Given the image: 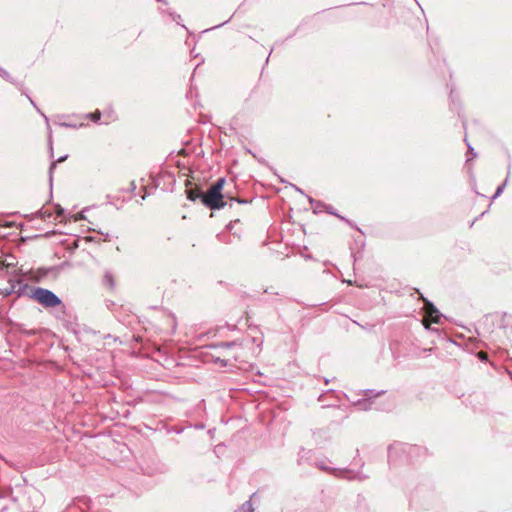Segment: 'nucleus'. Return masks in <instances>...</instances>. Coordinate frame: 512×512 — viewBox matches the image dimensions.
Segmentation results:
<instances>
[{
  "label": "nucleus",
  "mask_w": 512,
  "mask_h": 512,
  "mask_svg": "<svg viewBox=\"0 0 512 512\" xmlns=\"http://www.w3.org/2000/svg\"><path fill=\"white\" fill-rule=\"evenodd\" d=\"M225 178H219L213 183L210 188L204 192L202 197V204L211 210H220L225 207L226 202L223 201V186L225 184Z\"/></svg>",
  "instance_id": "f257e3e1"
},
{
  "label": "nucleus",
  "mask_w": 512,
  "mask_h": 512,
  "mask_svg": "<svg viewBox=\"0 0 512 512\" xmlns=\"http://www.w3.org/2000/svg\"><path fill=\"white\" fill-rule=\"evenodd\" d=\"M30 297L45 308H53L60 305L62 308H65V306L62 304V300L54 292L46 288H33Z\"/></svg>",
  "instance_id": "f03ea898"
},
{
  "label": "nucleus",
  "mask_w": 512,
  "mask_h": 512,
  "mask_svg": "<svg viewBox=\"0 0 512 512\" xmlns=\"http://www.w3.org/2000/svg\"><path fill=\"white\" fill-rule=\"evenodd\" d=\"M384 391H380V392H377L375 393L374 390H371V389H367L364 391V399H360L358 400L357 402L354 403V405L356 407H358L360 410H363V411H367L369 409H371V403H370V399L373 398V397H377L381 394H383Z\"/></svg>",
  "instance_id": "7ed1b4c3"
},
{
  "label": "nucleus",
  "mask_w": 512,
  "mask_h": 512,
  "mask_svg": "<svg viewBox=\"0 0 512 512\" xmlns=\"http://www.w3.org/2000/svg\"><path fill=\"white\" fill-rule=\"evenodd\" d=\"M422 299H423V301L425 303V306L427 308V317H429L432 322L439 323L442 315L440 314L438 309L433 305L432 302L428 301L424 297H422Z\"/></svg>",
  "instance_id": "20e7f679"
},
{
  "label": "nucleus",
  "mask_w": 512,
  "mask_h": 512,
  "mask_svg": "<svg viewBox=\"0 0 512 512\" xmlns=\"http://www.w3.org/2000/svg\"><path fill=\"white\" fill-rule=\"evenodd\" d=\"M27 288L28 285L20 280L10 281V289L6 294L16 293L18 296H22Z\"/></svg>",
  "instance_id": "39448f33"
},
{
  "label": "nucleus",
  "mask_w": 512,
  "mask_h": 512,
  "mask_svg": "<svg viewBox=\"0 0 512 512\" xmlns=\"http://www.w3.org/2000/svg\"><path fill=\"white\" fill-rule=\"evenodd\" d=\"M204 195V191L198 187H189L186 189V196L190 201H197L200 200L202 202V197Z\"/></svg>",
  "instance_id": "423d86ee"
},
{
  "label": "nucleus",
  "mask_w": 512,
  "mask_h": 512,
  "mask_svg": "<svg viewBox=\"0 0 512 512\" xmlns=\"http://www.w3.org/2000/svg\"><path fill=\"white\" fill-rule=\"evenodd\" d=\"M326 460H320V461H316L314 462V465L319 468L321 471H325V472H331V473H335L337 474L339 472V469H336V468H330L327 464H326Z\"/></svg>",
  "instance_id": "0eeeda50"
},
{
  "label": "nucleus",
  "mask_w": 512,
  "mask_h": 512,
  "mask_svg": "<svg viewBox=\"0 0 512 512\" xmlns=\"http://www.w3.org/2000/svg\"><path fill=\"white\" fill-rule=\"evenodd\" d=\"M235 512H254V508L252 507L251 500L246 501L242 504V506L237 509Z\"/></svg>",
  "instance_id": "6e6552de"
},
{
  "label": "nucleus",
  "mask_w": 512,
  "mask_h": 512,
  "mask_svg": "<svg viewBox=\"0 0 512 512\" xmlns=\"http://www.w3.org/2000/svg\"><path fill=\"white\" fill-rule=\"evenodd\" d=\"M507 182H508V178H506L505 181L500 186H498V188L496 189V192L492 196V199H496L497 197H499L502 194Z\"/></svg>",
  "instance_id": "1a4fd4ad"
},
{
  "label": "nucleus",
  "mask_w": 512,
  "mask_h": 512,
  "mask_svg": "<svg viewBox=\"0 0 512 512\" xmlns=\"http://www.w3.org/2000/svg\"><path fill=\"white\" fill-rule=\"evenodd\" d=\"M0 76L5 79L6 81H9L13 83V79L8 71H6L4 68H0Z\"/></svg>",
  "instance_id": "9d476101"
},
{
  "label": "nucleus",
  "mask_w": 512,
  "mask_h": 512,
  "mask_svg": "<svg viewBox=\"0 0 512 512\" xmlns=\"http://www.w3.org/2000/svg\"><path fill=\"white\" fill-rule=\"evenodd\" d=\"M67 157H68L67 155L62 156V157H60L56 162H52V163H51L50 168H49L50 181H52V176H51V174H52L53 169L56 167V164H57V163H60V162H63Z\"/></svg>",
  "instance_id": "9b49d317"
},
{
  "label": "nucleus",
  "mask_w": 512,
  "mask_h": 512,
  "mask_svg": "<svg viewBox=\"0 0 512 512\" xmlns=\"http://www.w3.org/2000/svg\"><path fill=\"white\" fill-rule=\"evenodd\" d=\"M242 343H239L237 341H231V342H222L220 344V347H223V348H232V347H236V346H241Z\"/></svg>",
  "instance_id": "f8f14e48"
},
{
  "label": "nucleus",
  "mask_w": 512,
  "mask_h": 512,
  "mask_svg": "<svg viewBox=\"0 0 512 512\" xmlns=\"http://www.w3.org/2000/svg\"><path fill=\"white\" fill-rule=\"evenodd\" d=\"M86 117L91 119L94 122H97L101 117V113L97 110L94 113L87 114Z\"/></svg>",
  "instance_id": "ddd939ff"
},
{
  "label": "nucleus",
  "mask_w": 512,
  "mask_h": 512,
  "mask_svg": "<svg viewBox=\"0 0 512 512\" xmlns=\"http://www.w3.org/2000/svg\"><path fill=\"white\" fill-rule=\"evenodd\" d=\"M308 200L309 202L313 205V207H315V210L320 208V207H324L325 205L323 203H321L320 201H316L314 200L313 198L311 197H308Z\"/></svg>",
  "instance_id": "4468645a"
},
{
  "label": "nucleus",
  "mask_w": 512,
  "mask_h": 512,
  "mask_svg": "<svg viewBox=\"0 0 512 512\" xmlns=\"http://www.w3.org/2000/svg\"><path fill=\"white\" fill-rule=\"evenodd\" d=\"M39 213H40L41 217H42V218H44V219H49V218H51V217H52V215H53L50 211H48V210H43V209H41V210L39 211Z\"/></svg>",
  "instance_id": "2eb2a0df"
},
{
  "label": "nucleus",
  "mask_w": 512,
  "mask_h": 512,
  "mask_svg": "<svg viewBox=\"0 0 512 512\" xmlns=\"http://www.w3.org/2000/svg\"><path fill=\"white\" fill-rule=\"evenodd\" d=\"M104 279L107 283H109L110 286H113L114 283H113V277L110 273H106L105 276H104Z\"/></svg>",
  "instance_id": "dca6fc26"
},
{
  "label": "nucleus",
  "mask_w": 512,
  "mask_h": 512,
  "mask_svg": "<svg viewBox=\"0 0 512 512\" xmlns=\"http://www.w3.org/2000/svg\"><path fill=\"white\" fill-rule=\"evenodd\" d=\"M169 15L171 16L172 20L177 22L179 24V20L181 19V16L175 12H169Z\"/></svg>",
  "instance_id": "f3484780"
},
{
  "label": "nucleus",
  "mask_w": 512,
  "mask_h": 512,
  "mask_svg": "<svg viewBox=\"0 0 512 512\" xmlns=\"http://www.w3.org/2000/svg\"><path fill=\"white\" fill-rule=\"evenodd\" d=\"M56 217L55 219L61 217L64 214V209L60 205H56Z\"/></svg>",
  "instance_id": "a211bd4d"
},
{
  "label": "nucleus",
  "mask_w": 512,
  "mask_h": 512,
  "mask_svg": "<svg viewBox=\"0 0 512 512\" xmlns=\"http://www.w3.org/2000/svg\"><path fill=\"white\" fill-rule=\"evenodd\" d=\"M311 451H306L305 449H301V452H300V456H299V460H298V463L299 464H302L303 460H304V454H308L310 453Z\"/></svg>",
  "instance_id": "6ab92c4d"
},
{
  "label": "nucleus",
  "mask_w": 512,
  "mask_h": 512,
  "mask_svg": "<svg viewBox=\"0 0 512 512\" xmlns=\"http://www.w3.org/2000/svg\"><path fill=\"white\" fill-rule=\"evenodd\" d=\"M327 211L330 213V214H333V215H336L337 217L341 218L342 220H344L345 222L349 223V220L345 219L344 217L342 216H339L338 214H336L333 209H330V206H327Z\"/></svg>",
  "instance_id": "aec40b11"
},
{
  "label": "nucleus",
  "mask_w": 512,
  "mask_h": 512,
  "mask_svg": "<svg viewBox=\"0 0 512 512\" xmlns=\"http://www.w3.org/2000/svg\"><path fill=\"white\" fill-rule=\"evenodd\" d=\"M231 201H235L239 204H244V203H248L247 200H242V199H239V198H231Z\"/></svg>",
  "instance_id": "412c9836"
},
{
  "label": "nucleus",
  "mask_w": 512,
  "mask_h": 512,
  "mask_svg": "<svg viewBox=\"0 0 512 512\" xmlns=\"http://www.w3.org/2000/svg\"><path fill=\"white\" fill-rule=\"evenodd\" d=\"M468 151L472 154L473 157H476V153L474 152V148L467 143Z\"/></svg>",
  "instance_id": "4be33fe9"
},
{
  "label": "nucleus",
  "mask_w": 512,
  "mask_h": 512,
  "mask_svg": "<svg viewBox=\"0 0 512 512\" xmlns=\"http://www.w3.org/2000/svg\"><path fill=\"white\" fill-rule=\"evenodd\" d=\"M104 240H105V241H110V235H109L108 233H106V234L104 235Z\"/></svg>",
  "instance_id": "5701e85b"
},
{
  "label": "nucleus",
  "mask_w": 512,
  "mask_h": 512,
  "mask_svg": "<svg viewBox=\"0 0 512 512\" xmlns=\"http://www.w3.org/2000/svg\"><path fill=\"white\" fill-rule=\"evenodd\" d=\"M293 187H294V188L296 189V191H298L299 193L304 194L303 190H301L300 188H298V187H296V186H294V185H293Z\"/></svg>",
  "instance_id": "b1692460"
},
{
  "label": "nucleus",
  "mask_w": 512,
  "mask_h": 512,
  "mask_svg": "<svg viewBox=\"0 0 512 512\" xmlns=\"http://www.w3.org/2000/svg\"><path fill=\"white\" fill-rule=\"evenodd\" d=\"M136 189V185L134 182H131V190L134 191Z\"/></svg>",
  "instance_id": "393cba45"
},
{
  "label": "nucleus",
  "mask_w": 512,
  "mask_h": 512,
  "mask_svg": "<svg viewBox=\"0 0 512 512\" xmlns=\"http://www.w3.org/2000/svg\"><path fill=\"white\" fill-rule=\"evenodd\" d=\"M83 218H84V216H83V213L81 212V213L79 214V216L76 218V220H78V219H83Z\"/></svg>",
  "instance_id": "a878e982"
},
{
  "label": "nucleus",
  "mask_w": 512,
  "mask_h": 512,
  "mask_svg": "<svg viewBox=\"0 0 512 512\" xmlns=\"http://www.w3.org/2000/svg\"><path fill=\"white\" fill-rule=\"evenodd\" d=\"M62 126H65V127H72V125L68 124V123H62L61 124Z\"/></svg>",
  "instance_id": "bb28decb"
},
{
  "label": "nucleus",
  "mask_w": 512,
  "mask_h": 512,
  "mask_svg": "<svg viewBox=\"0 0 512 512\" xmlns=\"http://www.w3.org/2000/svg\"><path fill=\"white\" fill-rule=\"evenodd\" d=\"M29 100H30L31 104H32L34 107H36V105H35L34 101H33L31 98H29Z\"/></svg>",
  "instance_id": "cd10ccee"
},
{
  "label": "nucleus",
  "mask_w": 512,
  "mask_h": 512,
  "mask_svg": "<svg viewBox=\"0 0 512 512\" xmlns=\"http://www.w3.org/2000/svg\"><path fill=\"white\" fill-rule=\"evenodd\" d=\"M42 115L45 118V121L48 122V117L46 115H44V114H42Z\"/></svg>",
  "instance_id": "c85d7f7f"
},
{
  "label": "nucleus",
  "mask_w": 512,
  "mask_h": 512,
  "mask_svg": "<svg viewBox=\"0 0 512 512\" xmlns=\"http://www.w3.org/2000/svg\"><path fill=\"white\" fill-rule=\"evenodd\" d=\"M262 344V341L260 340L259 343L257 344L258 347H260Z\"/></svg>",
  "instance_id": "c756f323"
},
{
  "label": "nucleus",
  "mask_w": 512,
  "mask_h": 512,
  "mask_svg": "<svg viewBox=\"0 0 512 512\" xmlns=\"http://www.w3.org/2000/svg\"><path fill=\"white\" fill-rule=\"evenodd\" d=\"M223 24H224V23H222V24H218L217 26H215V28H217V27H221Z\"/></svg>",
  "instance_id": "7c9ffc66"
},
{
  "label": "nucleus",
  "mask_w": 512,
  "mask_h": 512,
  "mask_svg": "<svg viewBox=\"0 0 512 512\" xmlns=\"http://www.w3.org/2000/svg\"><path fill=\"white\" fill-rule=\"evenodd\" d=\"M158 1H159V2H163V0H158ZM164 3H166V2L164 1Z\"/></svg>",
  "instance_id": "2f4dec72"
}]
</instances>
